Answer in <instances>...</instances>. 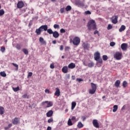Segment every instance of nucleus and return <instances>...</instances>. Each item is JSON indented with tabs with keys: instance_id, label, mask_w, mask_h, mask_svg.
Wrapping results in <instances>:
<instances>
[{
	"instance_id": "f257e3e1",
	"label": "nucleus",
	"mask_w": 130,
	"mask_h": 130,
	"mask_svg": "<svg viewBox=\"0 0 130 130\" xmlns=\"http://www.w3.org/2000/svg\"><path fill=\"white\" fill-rule=\"evenodd\" d=\"M87 27L89 31H91V30H96V29H97V27L96 26V22H95V20H89V22L87 23Z\"/></svg>"
},
{
	"instance_id": "f03ea898",
	"label": "nucleus",
	"mask_w": 130,
	"mask_h": 130,
	"mask_svg": "<svg viewBox=\"0 0 130 130\" xmlns=\"http://www.w3.org/2000/svg\"><path fill=\"white\" fill-rule=\"evenodd\" d=\"M47 29H48V26L47 25H43L41 26L39 28L36 29V33L38 36L41 35V32L44 31H47Z\"/></svg>"
},
{
	"instance_id": "7ed1b4c3",
	"label": "nucleus",
	"mask_w": 130,
	"mask_h": 130,
	"mask_svg": "<svg viewBox=\"0 0 130 130\" xmlns=\"http://www.w3.org/2000/svg\"><path fill=\"white\" fill-rule=\"evenodd\" d=\"M91 89H89V93L93 95L95 94L96 90H97V86L95 84L91 83Z\"/></svg>"
},
{
	"instance_id": "20e7f679",
	"label": "nucleus",
	"mask_w": 130,
	"mask_h": 130,
	"mask_svg": "<svg viewBox=\"0 0 130 130\" xmlns=\"http://www.w3.org/2000/svg\"><path fill=\"white\" fill-rule=\"evenodd\" d=\"M114 58L117 59V60H120L122 58V53L116 52L114 54Z\"/></svg>"
},
{
	"instance_id": "39448f33",
	"label": "nucleus",
	"mask_w": 130,
	"mask_h": 130,
	"mask_svg": "<svg viewBox=\"0 0 130 130\" xmlns=\"http://www.w3.org/2000/svg\"><path fill=\"white\" fill-rule=\"evenodd\" d=\"M81 42V39L80 38L78 37H75L73 39V45H76V46H78L79 44H80V43Z\"/></svg>"
},
{
	"instance_id": "423d86ee",
	"label": "nucleus",
	"mask_w": 130,
	"mask_h": 130,
	"mask_svg": "<svg viewBox=\"0 0 130 130\" xmlns=\"http://www.w3.org/2000/svg\"><path fill=\"white\" fill-rule=\"evenodd\" d=\"M17 9H22L24 8V2L23 1H18L17 4Z\"/></svg>"
},
{
	"instance_id": "0eeeda50",
	"label": "nucleus",
	"mask_w": 130,
	"mask_h": 130,
	"mask_svg": "<svg viewBox=\"0 0 130 130\" xmlns=\"http://www.w3.org/2000/svg\"><path fill=\"white\" fill-rule=\"evenodd\" d=\"M12 123L15 125L19 124L20 123V118L15 117L12 119Z\"/></svg>"
},
{
	"instance_id": "6e6552de",
	"label": "nucleus",
	"mask_w": 130,
	"mask_h": 130,
	"mask_svg": "<svg viewBox=\"0 0 130 130\" xmlns=\"http://www.w3.org/2000/svg\"><path fill=\"white\" fill-rule=\"evenodd\" d=\"M92 124L94 127H96V128H99V123H98V120L96 119L93 120L92 121Z\"/></svg>"
},
{
	"instance_id": "1a4fd4ad",
	"label": "nucleus",
	"mask_w": 130,
	"mask_h": 130,
	"mask_svg": "<svg viewBox=\"0 0 130 130\" xmlns=\"http://www.w3.org/2000/svg\"><path fill=\"white\" fill-rule=\"evenodd\" d=\"M83 64L85 67H88V68H93V67H94V63L92 61H90L88 63H87V62H84L83 63Z\"/></svg>"
},
{
	"instance_id": "9d476101",
	"label": "nucleus",
	"mask_w": 130,
	"mask_h": 130,
	"mask_svg": "<svg viewBox=\"0 0 130 130\" xmlns=\"http://www.w3.org/2000/svg\"><path fill=\"white\" fill-rule=\"evenodd\" d=\"M55 92L54 93V96H57V97H59L60 96V90L58 87L55 88Z\"/></svg>"
},
{
	"instance_id": "9b49d317",
	"label": "nucleus",
	"mask_w": 130,
	"mask_h": 130,
	"mask_svg": "<svg viewBox=\"0 0 130 130\" xmlns=\"http://www.w3.org/2000/svg\"><path fill=\"white\" fill-rule=\"evenodd\" d=\"M94 60H98V59L100 58V53H99V52H96L94 54Z\"/></svg>"
},
{
	"instance_id": "f8f14e48",
	"label": "nucleus",
	"mask_w": 130,
	"mask_h": 130,
	"mask_svg": "<svg viewBox=\"0 0 130 130\" xmlns=\"http://www.w3.org/2000/svg\"><path fill=\"white\" fill-rule=\"evenodd\" d=\"M43 104L44 103H47V105L46 106V108H49V107H51V106H53V103L52 102H49L48 101H45L44 103H43Z\"/></svg>"
},
{
	"instance_id": "ddd939ff",
	"label": "nucleus",
	"mask_w": 130,
	"mask_h": 130,
	"mask_svg": "<svg viewBox=\"0 0 130 130\" xmlns=\"http://www.w3.org/2000/svg\"><path fill=\"white\" fill-rule=\"evenodd\" d=\"M121 48L122 50H126L127 49V44L123 43L121 45Z\"/></svg>"
},
{
	"instance_id": "4468645a",
	"label": "nucleus",
	"mask_w": 130,
	"mask_h": 130,
	"mask_svg": "<svg viewBox=\"0 0 130 130\" xmlns=\"http://www.w3.org/2000/svg\"><path fill=\"white\" fill-rule=\"evenodd\" d=\"M53 115V111L50 110L46 113L47 117H51Z\"/></svg>"
},
{
	"instance_id": "2eb2a0df",
	"label": "nucleus",
	"mask_w": 130,
	"mask_h": 130,
	"mask_svg": "<svg viewBox=\"0 0 130 130\" xmlns=\"http://www.w3.org/2000/svg\"><path fill=\"white\" fill-rule=\"evenodd\" d=\"M69 69H71V70H73V69H75L76 68V64L74 63L71 62L68 65Z\"/></svg>"
},
{
	"instance_id": "dca6fc26",
	"label": "nucleus",
	"mask_w": 130,
	"mask_h": 130,
	"mask_svg": "<svg viewBox=\"0 0 130 130\" xmlns=\"http://www.w3.org/2000/svg\"><path fill=\"white\" fill-rule=\"evenodd\" d=\"M52 35L54 38H58L59 37V34L56 31H53Z\"/></svg>"
},
{
	"instance_id": "f3484780",
	"label": "nucleus",
	"mask_w": 130,
	"mask_h": 130,
	"mask_svg": "<svg viewBox=\"0 0 130 130\" xmlns=\"http://www.w3.org/2000/svg\"><path fill=\"white\" fill-rule=\"evenodd\" d=\"M113 18H114V19H112V23L113 24L117 23V22H118L117 19H118V16L116 15V16H113Z\"/></svg>"
},
{
	"instance_id": "a211bd4d",
	"label": "nucleus",
	"mask_w": 130,
	"mask_h": 130,
	"mask_svg": "<svg viewBox=\"0 0 130 130\" xmlns=\"http://www.w3.org/2000/svg\"><path fill=\"white\" fill-rule=\"evenodd\" d=\"M68 67L64 66L62 69V72L64 73V74H67L68 73Z\"/></svg>"
},
{
	"instance_id": "6ab92c4d",
	"label": "nucleus",
	"mask_w": 130,
	"mask_h": 130,
	"mask_svg": "<svg viewBox=\"0 0 130 130\" xmlns=\"http://www.w3.org/2000/svg\"><path fill=\"white\" fill-rule=\"evenodd\" d=\"M5 113V108L2 106L0 107V114L3 115Z\"/></svg>"
},
{
	"instance_id": "aec40b11",
	"label": "nucleus",
	"mask_w": 130,
	"mask_h": 130,
	"mask_svg": "<svg viewBox=\"0 0 130 130\" xmlns=\"http://www.w3.org/2000/svg\"><path fill=\"white\" fill-rule=\"evenodd\" d=\"M76 106H77V103L75 102H73L72 103L71 110H74V109H75V107H76Z\"/></svg>"
},
{
	"instance_id": "412c9836",
	"label": "nucleus",
	"mask_w": 130,
	"mask_h": 130,
	"mask_svg": "<svg viewBox=\"0 0 130 130\" xmlns=\"http://www.w3.org/2000/svg\"><path fill=\"white\" fill-rule=\"evenodd\" d=\"M120 85V80H116L115 83V86L118 88L119 87V85Z\"/></svg>"
},
{
	"instance_id": "4be33fe9",
	"label": "nucleus",
	"mask_w": 130,
	"mask_h": 130,
	"mask_svg": "<svg viewBox=\"0 0 130 130\" xmlns=\"http://www.w3.org/2000/svg\"><path fill=\"white\" fill-rule=\"evenodd\" d=\"M39 41L41 43H42V44H46V42L44 41V39L42 37L40 38Z\"/></svg>"
},
{
	"instance_id": "5701e85b",
	"label": "nucleus",
	"mask_w": 130,
	"mask_h": 130,
	"mask_svg": "<svg viewBox=\"0 0 130 130\" xmlns=\"http://www.w3.org/2000/svg\"><path fill=\"white\" fill-rule=\"evenodd\" d=\"M113 112H116L117 111V109H118V106L115 105L113 106Z\"/></svg>"
},
{
	"instance_id": "b1692460",
	"label": "nucleus",
	"mask_w": 130,
	"mask_h": 130,
	"mask_svg": "<svg viewBox=\"0 0 130 130\" xmlns=\"http://www.w3.org/2000/svg\"><path fill=\"white\" fill-rule=\"evenodd\" d=\"M125 26L123 25H121L120 28L119 29V32H122L123 31H124V29H125Z\"/></svg>"
},
{
	"instance_id": "393cba45",
	"label": "nucleus",
	"mask_w": 130,
	"mask_h": 130,
	"mask_svg": "<svg viewBox=\"0 0 130 130\" xmlns=\"http://www.w3.org/2000/svg\"><path fill=\"white\" fill-rule=\"evenodd\" d=\"M84 127V124H83V123H82L81 122H79L77 125V127H78V128H82V127Z\"/></svg>"
},
{
	"instance_id": "a878e982",
	"label": "nucleus",
	"mask_w": 130,
	"mask_h": 130,
	"mask_svg": "<svg viewBox=\"0 0 130 130\" xmlns=\"http://www.w3.org/2000/svg\"><path fill=\"white\" fill-rule=\"evenodd\" d=\"M12 89L14 92H18V91H20V87L18 86L17 87H12Z\"/></svg>"
},
{
	"instance_id": "bb28decb",
	"label": "nucleus",
	"mask_w": 130,
	"mask_h": 130,
	"mask_svg": "<svg viewBox=\"0 0 130 130\" xmlns=\"http://www.w3.org/2000/svg\"><path fill=\"white\" fill-rule=\"evenodd\" d=\"M78 5L80 7H85V1H83V2H79L78 3Z\"/></svg>"
},
{
	"instance_id": "cd10ccee",
	"label": "nucleus",
	"mask_w": 130,
	"mask_h": 130,
	"mask_svg": "<svg viewBox=\"0 0 130 130\" xmlns=\"http://www.w3.org/2000/svg\"><path fill=\"white\" fill-rule=\"evenodd\" d=\"M66 11H67V12H69L70 11L72 10V7L70 5L67 6L66 7V8H65Z\"/></svg>"
},
{
	"instance_id": "c85d7f7f",
	"label": "nucleus",
	"mask_w": 130,
	"mask_h": 130,
	"mask_svg": "<svg viewBox=\"0 0 130 130\" xmlns=\"http://www.w3.org/2000/svg\"><path fill=\"white\" fill-rule=\"evenodd\" d=\"M22 51L26 55H28V54L29 53V51H28V50L27 49L23 48L22 49Z\"/></svg>"
},
{
	"instance_id": "c756f323",
	"label": "nucleus",
	"mask_w": 130,
	"mask_h": 130,
	"mask_svg": "<svg viewBox=\"0 0 130 130\" xmlns=\"http://www.w3.org/2000/svg\"><path fill=\"white\" fill-rule=\"evenodd\" d=\"M15 47L17 49H18V50H20V49L22 48V46L19 44H17Z\"/></svg>"
},
{
	"instance_id": "7c9ffc66",
	"label": "nucleus",
	"mask_w": 130,
	"mask_h": 130,
	"mask_svg": "<svg viewBox=\"0 0 130 130\" xmlns=\"http://www.w3.org/2000/svg\"><path fill=\"white\" fill-rule=\"evenodd\" d=\"M82 46H83L84 49H88V44H86L84 43L82 44Z\"/></svg>"
},
{
	"instance_id": "2f4dec72",
	"label": "nucleus",
	"mask_w": 130,
	"mask_h": 130,
	"mask_svg": "<svg viewBox=\"0 0 130 130\" xmlns=\"http://www.w3.org/2000/svg\"><path fill=\"white\" fill-rule=\"evenodd\" d=\"M47 33H48L50 35L53 34V31H52V29H48L47 28Z\"/></svg>"
},
{
	"instance_id": "473e14b6",
	"label": "nucleus",
	"mask_w": 130,
	"mask_h": 130,
	"mask_svg": "<svg viewBox=\"0 0 130 130\" xmlns=\"http://www.w3.org/2000/svg\"><path fill=\"white\" fill-rule=\"evenodd\" d=\"M68 125L69 126L73 125V122H72V120H71V119H69L68 121Z\"/></svg>"
},
{
	"instance_id": "72a5a7b5",
	"label": "nucleus",
	"mask_w": 130,
	"mask_h": 130,
	"mask_svg": "<svg viewBox=\"0 0 130 130\" xmlns=\"http://www.w3.org/2000/svg\"><path fill=\"white\" fill-rule=\"evenodd\" d=\"M12 64H13V66H14V67H15L16 68L15 71H18V70L19 69V66L15 63H12Z\"/></svg>"
},
{
	"instance_id": "f704fd0d",
	"label": "nucleus",
	"mask_w": 130,
	"mask_h": 130,
	"mask_svg": "<svg viewBox=\"0 0 130 130\" xmlns=\"http://www.w3.org/2000/svg\"><path fill=\"white\" fill-rule=\"evenodd\" d=\"M0 76H1V77H7V74L5 72H1L0 73Z\"/></svg>"
},
{
	"instance_id": "c9c22d12",
	"label": "nucleus",
	"mask_w": 130,
	"mask_h": 130,
	"mask_svg": "<svg viewBox=\"0 0 130 130\" xmlns=\"http://www.w3.org/2000/svg\"><path fill=\"white\" fill-rule=\"evenodd\" d=\"M3 15H5V10H4V9H1L0 10V17L3 16Z\"/></svg>"
},
{
	"instance_id": "e433bc0d",
	"label": "nucleus",
	"mask_w": 130,
	"mask_h": 130,
	"mask_svg": "<svg viewBox=\"0 0 130 130\" xmlns=\"http://www.w3.org/2000/svg\"><path fill=\"white\" fill-rule=\"evenodd\" d=\"M1 51L3 53L5 52V51H6V47H5L4 46L1 47Z\"/></svg>"
},
{
	"instance_id": "4c0bfd02",
	"label": "nucleus",
	"mask_w": 130,
	"mask_h": 130,
	"mask_svg": "<svg viewBox=\"0 0 130 130\" xmlns=\"http://www.w3.org/2000/svg\"><path fill=\"white\" fill-rule=\"evenodd\" d=\"M103 59L104 61H106V60H107V59H108V57L107 56V55H104L103 56Z\"/></svg>"
},
{
	"instance_id": "58836bf2",
	"label": "nucleus",
	"mask_w": 130,
	"mask_h": 130,
	"mask_svg": "<svg viewBox=\"0 0 130 130\" xmlns=\"http://www.w3.org/2000/svg\"><path fill=\"white\" fill-rule=\"evenodd\" d=\"M22 98H23L24 99H25V98H27V99H29V95H28L27 93H25L22 95Z\"/></svg>"
},
{
	"instance_id": "ea45409f",
	"label": "nucleus",
	"mask_w": 130,
	"mask_h": 130,
	"mask_svg": "<svg viewBox=\"0 0 130 130\" xmlns=\"http://www.w3.org/2000/svg\"><path fill=\"white\" fill-rule=\"evenodd\" d=\"M96 61H98V62H99V63H103V61L102 60V58H99V59H98V60H95Z\"/></svg>"
},
{
	"instance_id": "a19ab883",
	"label": "nucleus",
	"mask_w": 130,
	"mask_h": 130,
	"mask_svg": "<svg viewBox=\"0 0 130 130\" xmlns=\"http://www.w3.org/2000/svg\"><path fill=\"white\" fill-rule=\"evenodd\" d=\"M51 122H53V118L51 117L50 119L48 120V123H51Z\"/></svg>"
},
{
	"instance_id": "79ce46f5",
	"label": "nucleus",
	"mask_w": 130,
	"mask_h": 130,
	"mask_svg": "<svg viewBox=\"0 0 130 130\" xmlns=\"http://www.w3.org/2000/svg\"><path fill=\"white\" fill-rule=\"evenodd\" d=\"M53 27L54 29H59V25L55 24L54 25Z\"/></svg>"
},
{
	"instance_id": "37998d69",
	"label": "nucleus",
	"mask_w": 130,
	"mask_h": 130,
	"mask_svg": "<svg viewBox=\"0 0 130 130\" xmlns=\"http://www.w3.org/2000/svg\"><path fill=\"white\" fill-rule=\"evenodd\" d=\"M127 86V82H126V81H124L123 82V87H124V88H125V87H126Z\"/></svg>"
},
{
	"instance_id": "c03bdc74",
	"label": "nucleus",
	"mask_w": 130,
	"mask_h": 130,
	"mask_svg": "<svg viewBox=\"0 0 130 130\" xmlns=\"http://www.w3.org/2000/svg\"><path fill=\"white\" fill-rule=\"evenodd\" d=\"M76 81L77 82H78L79 83H81V82H83V81H84V80H83V79H82V78H77L76 79Z\"/></svg>"
},
{
	"instance_id": "a18cd8bd",
	"label": "nucleus",
	"mask_w": 130,
	"mask_h": 130,
	"mask_svg": "<svg viewBox=\"0 0 130 130\" xmlns=\"http://www.w3.org/2000/svg\"><path fill=\"white\" fill-rule=\"evenodd\" d=\"M60 12L61 14H63L64 13V8H61L60 9Z\"/></svg>"
},
{
	"instance_id": "49530a36",
	"label": "nucleus",
	"mask_w": 130,
	"mask_h": 130,
	"mask_svg": "<svg viewBox=\"0 0 130 130\" xmlns=\"http://www.w3.org/2000/svg\"><path fill=\"white\" fill-rule=\"evenodd\" d=\"M107 29H108V30H110V29H112V25H111V24H108Z\"/></svg>"
},
{
	"instance_id": "de8ad7c7",
	"label": "nucleus",
	"mask_w": 130,
	"mask_h": 130,
	"mask_svg": "<svg viewBox=\"0 0 130 130\" xmlns=\"http://www.w3.org/2000/svg\"><path fill=\"white\" fill-rule=\"evenodd\" d=\"M32 75H33V73L32 72H29L28 74L27 78H30V77H32Z\"/></svg>"
},
{
	"instance_id": "09e8293b",
	"label": "nucleus",
	"mask_w": 130,
	"mask_h": 130,
	"mask_svg": "<svg viewBox=\"0 0 130 130\" xmlns=\"http://www.w3.org/2000/svg\"><path fill=\"white\" fill-rule=\"evenodd\" d=\"M85 15H91V12L90 11H86L85 12Z\"/></svg>"
},
{
	"instance_id": "8fccbe9b",
	"label": "nucleus",
	"mask_w": 130,
	"mask_h": 130,
	"mask_svg": "<svg viewBox=\"0 0 130 130\" xmlns=\"http://www.w3.org/2000/svg\"><path fill=\"white\" fill-rule=\"evenodd\" d=\"M45 93H46L47 94H49V93H50V91L49 90V89H45Z\"/></svg>"
},
{
	"instance_id": "3c124183",
	"label": "nucleus",
	"mask_w": 130,
	"mask_h": 130,
	"mask_svg": "<svg viewBox=\"0 0 130 130\" xmlns=\"http://www.w3.org/2000/svg\"><path fill=\"white\" fill-rule=\"evenodd\" d=\"M60 33H66V30H64V29H63V28H61L60 30Z\"/></svg>"
},
{
	"instance_id": "603ef678",
	"label": "nucleus",
	"mask_w": 130,
	"mask_h": 130,
	"mask_svg": "<svg viewBox=\"0 0 130 130\" xmlns=\"http://www.w3.org/2000/svg\"><path fill=\"white\" fill-rule=\"evenodd\" d=\"M110 46H114V45H115V43L114 42H111L110 43Z\"/></svg>"
},
{
	"instance_id": "864d4df0",
	"label": "nucleus",
	"mask_w": 130,
	"mask_h": 130,
	"mask_svg": "<svg viewBox=\"0 0 130 130\" xmlns=\"http://www.w3.org/2000/svg\"><path fill=\"white\" fill-rule=\"evenodd\" d=\"M70 48H71L70 47H66L64 49L65 51H69Z\"/></svg>"
},
{
	"instance_id": "5fc2aeb1",
	"label": "nucleus",
	"mask_w": 130,
	"mask_h": 130,
	"mask_svg": "<svg viewBox=\"0 0 130 130\" xmlns=\"http://www.w3.org/2000/svg\"><path fill=\"white\" fill-rule=\"evenodd\" d=\"M50 69H54V64L51 63L50 66Z\"/></svg>"
},
{
	"instance_id": "6e6d98bb",
	"label": "nucleus",
	"mask_w": 130,
	"mask_h": 130,
	"mask_svg": "<svg viewBox=\"0 0 130 130\" xmlns=\"http://www.w3.org/2000/svg\"><path fill=\"white\" fill-rule=\"evenodd\" d=\"M60 50L61 51L63 50V46L62 45L60 46Z\"/></svg>"
},
{
	"instance_id": "4d7b16f0",
	"label": "nucleus",
	"mask_w": 130,
	"mask_h": 130,
	"mask_svg": "<svg viewBox=\"0 0 130 130\" xmlns=\"http://www.w3.org/2000/svg\"><path fill=\"white\" fill-rule=\"evenodd\" d=\"M12 126H13V124H12V123L9 124L8 127L9 128H11V127H12Z\"/></svg>"
},
{
	"instance_id": "13d9d810",
	"label": "nucleus",
	"mask_w": 130,
	"mask_h": 130,
	"mask_svg": "<svg viewBox=\"0 0 130 130\" xmlns=\"http://www.w3.org/2000/svg\"><path fill=\"white\" fill-rule=\"evenodd\" d=\"M70 43H73V44H74V40H73L72 39H70Z\"/></svg>"
},
{
	"instance_id": "bf43d9fd",
	"label": "nucleus",
	"mask_w": 130,
	"mask_h": 130,
	"mask_svg": "<svg viewBox=\"0 0 130 130\" xmlns=\"http://www.w3.org/2000/svg\"><path fill=\"white\" fill-rule=\"evenodd\" d=\"M76 119V117L73 116V117H72V120H75V121Z\"/></svg>"
},
{
	"instance_id": "052dcab7",
	"label": "nucleus",
	"mask_w": 130,
	"mask_h": 130,
	"mask_svg": "<svg viewBox=\"0 0 130 130\" xmlns=\"http://www.w3.org/2000/svg\"><path fill=\"white\" fill-rule=\"evenodd\" d=\"M99 33V31H98V30H95V31L94 32V35H96V34H98Z\"/></svg>"
},
{
	"instance_id": "680f3d73",
	"label": "nucleus",
	"mask_w": 130,
	"mask_h": 130,
	"mask_svg": "<svg viewBox=\"0 0 130 130\" xmlns=\"http://www.w3.org/2000/svg\"><path fill=\"white\" fill-rule=\"evenodd\" d=\"M72 79L73 80H76V76H75V75H73L72 76Z\"/></svg>"
},
{
	"instance_id": "e2e57ef3",
	"label": "nucleus",
	"mask_w": 130,
	"mask_h": 130,
	"mask_svg": "<svg viewBox=\"0 0 130 130\" xmlns=\"http://www.w3.org/2000/svg\"><path fill=\"white\" fill-rule=\"evenodd\" d=\"M52 43H53V44H56V40L53 41Z\"/></svg>"
},
{
	"instance_id": "0e129e2a",
	"label": "nucleus",
	"mask_w": 130,
	"mask_h": 130,
	"mask_svg": "<svg viewBox=\"0 0 130 130\" xmlns=\"http://www.w3.org/2000/svg\"><path fill=\"white\" fill-rule=\"evenodd\" d=\"M47 130H51V127L50 126H48Z\"/></svg>"
},
{
	"instance_id": "69168bd1",
	"label": "nucleus",
	"mask_w": 130,
	"mask_h": 130,
	"mask_svg": "<svg viewBox=\"0 0 130 130\" xmlns=\"http://www.w3.org/2000/svg\"><path fill=\"white\" fill-rule=\"evenodd\" d=\"M9 128H10L9 127V126L5 127V128H4V129H5V130H8V129H9Z\"/></svg>"
},
{
	"instance_id": "338daca9",
	"label": "nucleus",
	"mask_w": 130,
	"mask_h": 130,
	"mask_svg": "<svg viewBox=\"0 0 130 130\" xmlns=\"http://www.w3.org/2000/svg\"><path fill=\"white\" fill-rule=\"evenodd\" d=\"M68 111H69V110H68V109H67L65 110V112H68Z\"/></svg>"
},
{
	"instance_id": "774afa93",
	"label": "nucleus",
	"mask_w": 130,
	"mask_h": 130,
	"mask_svg": "<svg viewBox=\"0 0 130 130\" xmlns=\"http://www.w3.org/2000/svg\"><path fill=\"white\" fill-rule=\"evenodd\" d=\"M51 2H52L53 3H54L55 2V0H51Z\"/></svg>"
}]
</instances>
